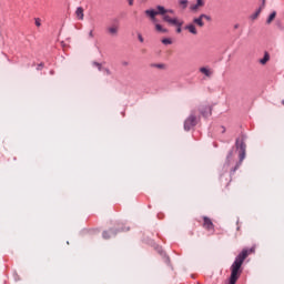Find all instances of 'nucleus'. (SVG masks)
<instances>
[{
  "instance_id": "f257e3e1",
  "label": "nucleus",
  "mask_w": 284,
  "mask_h": 284,
  "mask_svg": "<svg viewBox=\"0 0 284 284\" xmlns=\"http://www.w3.org/2000/svg\"><path fill=\"white\" fill-rule=\"evenodd\" d=\"M235 148L239 152V161H236V155H234V149H232L224 163V170L227 172L231 171L232 174L243 165V161H245V154L247 150V145L245 144V136L237 138L235 141Z\"/></svg>"
},
{
  "instance_id": "f03ea898",
  "label": "nucleus",
  "mask_w": 284,
  "mask_h": 284,
  "mask_svg": "<svg viewBox=\"0 0 284 284\" xmlns=\"http://www.w3.org/2000/svg\"><path fill=\"white\" fill-rule=\"evenodd\" d=\"M248 253L247 250H243L233 262L231 266V276H230V283L229 284H236L239 281V276H241V267L243 266V263L247 258Z\"/></svg>"
},
{
  "instance_id": "7ed1b4c3",
  "label": "nucleus",
  "mask_w": 284,
  "mask_h": 284,
  "mask_svg": "<svg viewBox=\"0 0 284 284\" xmlns=\"http://www.w3.org/2000/svg\"><path fill=\"white\" fill-rule=\"evenodd\" d=\"M199 123V119L196 118V111H192L189 118L184 121V130L190 132L192 128H194Z\"/></svg>"
},
{
  "instance_id": "20e7f679",
  "label": "nucleus",
  "mask_w": 284,
  "mask_h": 284,
  "mask_svg": "<svg viewBox=\"0 0 284 284\" xmlns=\"http://www.w3.org/2000/svg\"><path fill=\"white\" fill-rule=\"evenodd\" d=\"M115 23L111 24L110 27L106 28V32L111 37H118L119 36V21L115 19Z\"/></svg>"
},
{
  "instance_id": "39448f33",
  "label": "nucleus",
  "mask_w": 284,
  "mask_h": 284,
  "mask_svg": "<svg viewBox=\"0 0 284 284\" xmlns=\"http://www.w3.org/2000/svg\"><path fill=\"white\" fill-rule=\"evenodd\" d=\"M165 23H170V26H183V21H180L179 18H171L170 16L162 17Z\"/></svg>"
},
{
  "instance_id": "423d86ee",
  "label": "nucleus",
  "mask_w": 284,
  "mask_h": 284,
  "mask_svg": "<svg viewBox=\"0 0 284 284\" xmlns=\"http://www.w3.org/2000/svg\"><path fill=\"white\" fill-rule=\"evenodd\" d=\"M145 16L149 17V19L153 22V23H156V17H158V13H156V10L154 9H148L144 11Z\"/></svg>"
},
{
  "instance_id": "0eeeda50",
  "label": "nucleus",
  "mask_w": 284,
  "mask_h": 284,
  "mask_svg": "<svg viewBox=\"0 0 284 284\" xmlns=\"http://www.w3.org/2000/svg\"><path fill=\"white\" fill-rule=\"evenodd\" d=\"M205 6V0H196L195 4L190 6L191 12H199V8H203Z\"/></svg>"
},
{
  "instance_id": "6e6552de",
  "label": "nucleus",
  "mask_w": 284,
  "mask_h": 284,
  "mask_svg": "<svg viewBox=\"0 0 284 284\" xmlns=\"http://www.w3.org/2000/svg\"><path fill=\"white\" fill-rule=\"evenodd\" d=\"M203 227L205 229V230H207L209 232L210 231H212V230H214V223H212V220H210V217H207V216H204L203 217Z\"/></svg>"
},
{
  "instance_id": "1a4fd4ad",
  "label": "nucleus",
  "mask_w": 284,
  "mask_h": 284,
  "mask_svg": "<svg viewBox=\"0 0 284 284\" xmlns=\"http://www.w3.org/2000/svg\"><path fill=\"white\" fill-rule=\"evenodd\" d=\"M265 8V0H262V6L250 17L252 21H256L263 9Z\"/></svg>"
},
{
  "instance_id": "9d476101",
  "label": "nucleus",
  "mask_w": 284,
  "mask_h": 284,
  "mask_svg": "<svg viewBox=\"0 0 284 284\" xmlns=\"http://www.w3.org/2000/svg\"><path fill=\"white\" fill-rule=\"evenodd\" d=\"M184 30H187V32H190L191 34H199V30L196 29V24L195 23H189L184 27Z\"/></svg>"
},
{
  "instance_id": "9b49d317",
  "label": "nucleus",
  "mask_w": 284,
  "mask_h": 284,
  "mask_svg": "<svg viewBox=\"0 0 284 284\" xmlns=\"http://www.w3.org/2000/svg\"><path fill=\"white\" fill-rule=\"evenodd\" d=\"M192 23L197 26V28H205V22L203 21L202 13L199 17L193 18V22Z\"/></svg>"
},
{
  "instance_id": "f8f14e48",
  "label": "nucleus",
  "mask_w": 284,
  "mask_h": 284,
  "mask_svg": "<svg viewBox=\"0 0 284 284\" xmlns=\"http://www.w3.org/2000/svg\"><path fill=\"white\" fill-rule=\"evenodd\" d=\"M93 65H94V68H98V70L100 72H104V74H106L108 77H110V74H112V72H110V69L103 68V65L99 62H93Z\"/></svg>"
},
{
  "instance_id": "ddd939ff",
  "label": "nucleus",
  "mask_w": 284,
  "mask_h": 284,
  "mask_svg": "<svg viewBox=\"0 0 284 284\" xmlns=\"http://www.w3.org/2000/svg\"><path fill=\"white\" fill-rule=\"evenodd\" d=\"M155 11L158 13V16L160 14L161 17H168V9H165V7L163 6H158Z\"/></svg>"
},
{
  "instance_id": "4468645a",
  "label": "nucleus",
  "mask_w": 284,
  "mask_h": 284,
  "mask_svg": "<svg viewBox=\"0 0 284 284\" xmlns=\"http://www.w3.org/2000/svg\"><path fill=\"white\" fill-rule=\"evenodd\" d=\"M102 236L103 239L108 240V239H112V236H116V232H113L112 230H110L109 232L108 231H104L102 233Z\"/></svg>"
},
{
  "instance_id": "2eb2a0df",
  "label": "nucleus",
  "mask_w": 284,
  "mask_h": 284,
  "mask_svg": "<svg viewBox=\"0 0 284 284\" xmlns=\"http://www.w3.org/2000/svg\"><path fill=\"white\" fill-rule=\"evenodd\" d=\"M200 112H201L202 116H205V118L212 115V109H210V106H205V110L201 109Z\"/></svg>"
},
{
  "instance_id": "dca6fc26",
  "label": "nucleus",
  "mask_w": 284,
  "mask_h": 284,
  "mask_svg": "<svg viewBox=\"0 0 284 284\" xmlns=\"http://www.w3.org/2000/svg\"><path fill=\"white\" fill-rule=\"evenodd\" d=\"M200 72L202 74H204L205 77H212V70H210V69H207L205 67L200 68Z\"/></svg>"
},
{
  "instance_id": "f3484780",
  "label": "nucleus",
  "mask_w": 284,
  "mask_h": 284,
  "mask_svg": "<svg viewBox=\"0 0 284 284\" xmlns=\"http://www.w3.org/2000/svg\"><path fill=\"white\" fill-rule=\"evenodd\" d=\"M267 61H270V53L265 52L263 59L260 60V63L262 65H265V63H267Z\"/></svg>"
},
{
  "instance_id": "a211bd4d",
  "label": "nucleus",
  "mask_w": 284,
  "mask_h": 284,
  "mask_svg": "<svg viewBox=\"0 0 284 284\" xmlns=\"http://www.w3.org/2000/svg\"><path fill=\"white\" fill-rule=\"evenodd\" d=\"M78 19L83 20V8L79 7L75 11Z\"/></svg>"
},
{
  "instance_id": "6ab92c4d",
  "label": "nucleus",
  "mask_w": 284,
  "mask_h": 284,
  "mask_svg": "<svg viewBox=\"0 0 284 284\" xmlns=\"http://www.w3.org/2000/svg\"><path fill=\"white\" fill-rule=\"evenodd\" d=\"M187 3H190V1H187V0L179 1V4L181 6L182 10H185L187 8Z\"/></svg>"
},
{
  "instance_id": "aec40b11",
  "label": "nucleus",
  "mask_w": 284,
  "mask_h": 284,
  "mask_svg": "<svg viewBox=\"0 0 284 284\" xmlns=\"http://www.w3.org/2000/svg\"><path fill=\"white\" fill-rule=\"evenodd\" d=\"M273 19H276V11H273V12L268 16V18H267V20H266V23H272Z\"/></svg>"
},
{
  "instance_id": "412c9836",
  "label": "nucleus",
  "mask_w": 284,
  "mask_h": 284,
  "mask_svg": "<svg viewBox=\"0 0 284 284\" xmlns=\"http://www.w3.org/2000/svg\"><path fill=\"white\" fill-rule=\"evenodd\" d=\"M155 30L158 32H163V33L168 32V29H164L163 26L161 24H155Z\"/></svg>"
},
{
  "instance_id": "4be33fe9",
  "label": "nucleus",
  "mask_w": 284,
  "mask_h": 284,
  "mask_svg": "<svg viewBox=\"0 0 284 284\" xmlns=\"http://www.w3.org/2000/svg\"><path fill=\"white\" fill-rule=\"evenodd\" d=\"M162 43L164 45H172V40L170 38H164V39H162Z\"/></svg>"
},
{
  "instance_id": "5701e85b",
  "label": "nucleus",
  "mask_w": 284,
  "mask_h": 284,
  "mask_svg": "<svg viewBox=\"0 0 284 284\" xmlns=\"http://www.w3.org/2000/svg\"><path fill=\"white\" fill-rule=\"evenodd\" d=\"M152 68H158L159 70H163V68H165V64L163 63L152 64Z\"/></svg>"
},
{
  "instance_id": "b1692460",
  "label": "nucleus",
  "mask_w": 284,
  "mask_h": 284,
  "mask_svg": "<svg viewBox=\"0 0 284 284\" xmlns=\"http://www.w3.org/2000/svg\"><path fill=\"white\" fill-rule=\"evenodd\" d=\"M202 19L203 20L205 19V21H212V17H210V16H207L205 13H202Z\"/></svg>"
},
{
  "instance_id": "393cba45",
  "label": "nucleus",
  "mask_w": 284,
  "mask_h": 284,
  "mask_svg": "<svg viewBox=\"0 0 284 284\" xmlns=\"http://www.w3.org/2000/svg\"><path fill=\"white\" fill-rule=\"evenodd\" d=\"M138 39L140 43H143V41H145V39H143V34H141L140 32L138 33Z\"/></svg>"
},
{
  "instance_id": "a878e982",
  "label": "nucleus",
  "mask_w": 284,
  "mask_h": 284,
  "mask_svg": "<svg viewBox=\"0 0 284 284\" xmlns=\"http://www.w3.org/2000/svg\"><path fill=\"white\" fill-rule=\"evenodd\" d=\"M36 26L37 28H41V19L36 18Z\"/></svg>"
},
{
  "instance_id": "bb28decb",
  "label": "nucleus",
  "mask_w": 284,
  "mask_h": 284,
  "mask_svg": "<svg viewBox=\"0 0 284 284\" xmlns=\"http://www.w3.org/2000/svg\"><path fill=\"white\" fill-rule=\"evenodd\" d=\"M182 31H183L182 26H176V32H178V34H181Z\"/></svg>"
},
{
  "instance_id": "cd10ccee",
  "label": "nucleus",
  "mask_w": 284,
  "mask_h": 284,
  "mask_svg": "<svg viewBox=\"0 0 284 284\" xmlns=\"http://www.w3.org/2000/svg\"><path fill=\"white\" fill-rule=\"evenodd\" d=\"M89 39H94V31H93V30H91V31L89 32Z\"/></svg>"
},
{
  "instance_id": "c85d7f7f",
  "label": "nucleus",
  "mask_w": 284,
  "mask_h": 284,
  "mask_svg": "<svg viewBox=\"0 0 284 284\" xmlns=\"http://www.w3.org/2000/svg\"><path fill=\"white\" fill-rule=\"evenodd\" d=\"M174 14V10H172V9H166V14Z\"/></svg>"
},
{
  "instance_id": "c756f323",
  "label": "nucleus",
  "mask_w": 284,
  "mask_h": 284,
  "mask_svg": "<svg viewBox=\"0 0 284 284\" xmlns=\"http://www.w3.org/2000/svg\"><path fill=\"white\" fill-rule=\"evenodd\" d=\"M239 28H241L240 23L234 24V30H239Z\"/></svg>"
},
{
  "instance_id": "7c9ffc66",
  "label": "nucleus",
  "mask_w": 284,
  "mask_h": 284,
  "mask_svg": "<svg viewBox=\"0 0 284 284\" xmlns=\"http://www.w3.org/2000/svg\"><path fill=\"white\" fill-rule=\"evenodd\" d=\"M41 68H43V63H40L37 68V70H41Z\"/></svg>"
},
{
  "instance_id": "2f4dec72",
  "label": "nucleus",
  "mask_w": 284,
  "mask_h": 284,
  "mask_svg": "<svg viewBox=\"0 0 284 284\" xmlns=\"http://www.w3.org/2000/svg\"><path fill=\"white\" fill-rule=\"evenodd\" d=\"M134 4V0H129V6H133Z\"/></svg>"
},
{
  "instance_id": "473e14b6",
  "label": "nucleus",
  "mask_w": 284,
  "mask_h": 284,
  "mask_svg": "<svg viewBox=\"0 0 284 284\" xmlns=\"http://www.w3.org/2000/svg\"><path fill=\"white\" fill-rule=\"evenodd\" d=\"M222 129V134H225V126H221Z\"/></svg>"
},
{
  "instance_id": "72a5a7b5",
  "label": "nucleus",
  "mask_w": 284,
  "mask_h": 284,
  "mask_svg": "<svg viewBox=\"0 0 284 284\" xmlns=\"http://www.w3.org/2000/svg\"><path fill=\"white\" fill-rule=\"evenodd\" d=\"M130 229H121L120 232H128Z\"/></svg>"
},
{
  "instance_id": "f704fd0d",
  "label": "nucleus",
  "mask_w": 284,
  "mask_h": 284,
  "mask_svg": "<svg viewBox=\"0 0 284 284\" xmlns=\"http://www.w3.org/2000/svg\"><path fill=\"white\" fill-rule=\"evenodd\" d=\"M122 65H128V62H123Z\"/></svg>"
}]
</instances>
